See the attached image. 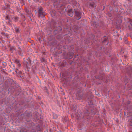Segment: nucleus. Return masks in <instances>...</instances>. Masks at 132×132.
<instances>
[{
    "instance_id": "13",
    "label": "nucleus",
    "mask_w": 132,
    "mask_h": 132,
    "mask_svg": "<svg viewBox=\"0 0 132 132\" xmlns=\"http://www.w3.org/2000/svg\"><path fill=\"white\" fill-rule=\"evenodd\" d=\"M2 64H3V65L4 67H5L6 65V63H5V62L3 63Z\"/></svg>"
},
{
    "instance_id": "15",
    "label": "nucleus",
    "mask_w": 132,
    "mask_h": 132,
    "mask_svg": "<svg viewBox=\"0 0 132 132\" xmlns=\"http://www.w3.org/2000/svg\"><path fill=\"white\" fill-rule=\"evenodd\" d=\"M33 0L35 1H36V2L37 1H38V0Z\"/></svg>"
},
{
    "instance_id": "10",
    "label": "nucleus",
    "mask_w": 132,
    "mask_h": 132,
    "mask_svg": "<svg viewBox=\"0 0 132 132\" xmlns=\"http://www.w3.org/2000/svg\"><path fill=\"white\" fill-rule=\"evenodd\" d=\"M26 12L27 14H28L29 15H30L31 14V12L30 11H29L27 10H26Z\"/></svg>"
},
{
    "instance_id": "6",
    "label": "nucleus",
    "mask_w": 132,
    "mask_h": 132,
    "mask_svg": "<svg viewBox=\"0 0 132 132\" xmlns=\"http://www.w3.org/2000/svg\"><path fill=\"white\" fill-rule=\"evenodd\" d=\"M102 43L104 44V45H107L108 43V42L107 39L105 38L104 40L102 42Z\"/></svg>"
},
{
    "instance_id": "12",
    "label": "nucleus",
    "mask_w": 132,
    "mask_h": 132,
    "mask_svg": "<svg viewBox=\"0 0 132 132\" xmlns=\"http://www.w3.org/2000/svg\"><path fill=\"white\" fill-rule=\"evenodd\" d=\"M53 118L54 119H56L57 117V116L55 114H53Z\"/></svg>"
},
{
    "instance_id": "14",
    "label": "nucleus",
    "mask_w": 132,
    "mask_h": 132,
    "mask_svg": "<svg viewBox=\"0 0 132 132\" xmlns=\"http://www.w3.org/2000/svg\"><path fill=\"white\" fill-rule=\"evenodd\" d=\"M17 70L18 71V69L17 68V69L16 70L15 72H16Z\"/></svg>"
},
{
    "instance_id": "17",
    "label": "nucleus",
    "mask_w": 132,
    "mask_h": 132,
    "mask_svg": "<svg viewBox=\"0 0 132 132\" xmlns=\"http://www.w3.org/2000/svg\"><path fill=\"white\" fill-rule=\"evenodd\" d=\"M29 17H30V16H29Z\"/></svg>"
},
{
    "instance_id": "9",
    "label": "nucleus",
    "mask_w": 132,
    "mask_h": 132,
    "mask_svg": "<svg viewBox=\"0 0 132 132\" xmlns=\"http://www.w3.org/2000/svg\"><path fill=\"white\" fill-rule=\"evenodd\" d=\"M18 17H13L12 18L13 20L15 21H16L18 20Z\"/></svg>"
},
{
    "instance_id": "1",
    "label": "nucleus",
    "mask_w": 132,
    "mask_h": 132,
    "mask_svg": "<svg viewBox=\"0 0 132 132\" xmlns=\"http://www.w3.org/2000/svg\"><path fill=\"white\" fill-rule=\"evenodd\" d=\"M38 17H44L45 15V13L43 12V10L42 8H38Z\"/></svg>"
},
{
    "instance_id": "2",
    "label": "nucleus",
    "mask_w": 132,
    "mask_h": 132,
    "mask_svg": "<svg viewBox=\"0 0 132 132\" xmlns=\"http://www.w3.org/2000/svg\"><path fill=\"white\" fill-rule=\"evenodd\" d=\"M75 12L76 15V16H78L79 18V19H77L79 20L81 18V17L80 16L81 14V12L79 11L78 10L76 9H75Z\"/></svg>"
},
{
    "instance_id": "11",
    "label": "nucleus",
    "mask_w": 132,
    "mask_h": 132,
    "mask_svg": "<svg viewBox=\"0 0 132 132\" xmlns=\"http://www.w3.org/2000/svg\"><path fill=\"white\" fill-rule=\"evenodd\" d=\"M70 56L69 57V59L71 58L73 56V53H72L70 54Z\"/></svg>"
},
{
    "instance_id": "3",
    "label": "nucleus",
    "mask_w": 132,
    "mask_h": 132,
    "mask_svg": "<svg viewBox=\"0 0 132 132\" xmlns=\"http://www.w3.org/2000/svg\"><path fill=\"white\" fill-rule=\"evenodd\" d=\"M15 63H16L18 67H19L21 66V65L20 63V61L18 59H15L14 61Z\"/></svg>"
},
{
    "instance_id": "16",
    "label": "nucleus",
    "mask_w": 132,
    "mask_h": 132,
    "mask_svg": "<svg viewBox=\"0 0 132 132\" xmlns=\"http://www.w3.org/2000/svg\"><path fill=\"white\" fill-rule=\"evenodd\" d=\"M2 34H4V35L5 34V33H3H3H2Z\"/></svg>"
},
{
    "instance_id": "8",
    "label": "nucleus",
    "mask_w": 132,
    "mask_h": 132,
    "mask_svg": "<svg viewBox=\"0 0 132 132\" xmlns=\"http://www.w3.org/2000/svg\"><path fill=\"white\" fill-rule=\"evenodd\" d=\"M15 30L16 32H19V27H14Z\"/></svg>"
},
{
    "instance_id": "4",
    "label": "nucleus",
    "mask_w": 132,
    "mask_h": 132,
    "mask_svg": "<svg viewBox=\"0 0 132 132\" xmlns=\"http://www.w3.org/2000/svg\"><path fill=\"white\" fill-rule=\"evenodd\" d=\"M73 13L72 10H70L69 11L68 15L69 16L72 17L73 15Z\"/></svg>"
},
{
    "instance_id": "5",
    "label": "nucleus",
    "mask_w": 132,
    "mask_h": 132,
    "mask_svg": "<svg viewBox=\"0 0 132 132\" xmlns=\"http://www.w3.org/2000/svg\"><path fill=\"white\" fill-rule=\"evenodd\" d=\"M90 6L92 7H96V5L95 3L93 2H92L90 3Z\"/></svg>"
},
{
    "instance_id": "7",
    "label": "nucleus",
    "mask_w": 132,
    "mask_h": 132,
    "mask_svg": "<svg viewBox=\"0 0 132 132\" xmlns=\"http://www.w3.org/2000/svg\"><path fill=\"white\" fill-rule=\"evenodd\" d=\"M11 18H12V16L9 17L8 16H7L6 17L5 19L6 20H8L9 22H11Z\"/></svg>"
}]
</instances>
